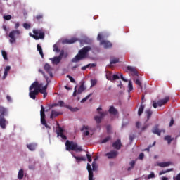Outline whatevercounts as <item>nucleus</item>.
Segmentation results:
<instances>
[{
  "instance_id": "f257e3e1",
  "label": "nucleus",
  "mask_w": 180,
  "mask_h": 180,
  "mask_svg": "<svg viewBox=\"0 0 180 180\" xmlns=\"http://www.w3.org/2000/svg\"><path fill=\"white\" fill-rule=\"evenodd\" d=\"M49 86V83H47L44 87L43 83L39 84V82L35 81L34 82L31 86L29 87V96L31 98V99H33L34 101L36 99V96L39 95V93L40 94H44V92H47V86Z\"/></svg>"
},
{
  "instance_id": "f03ea898",
  "label": "nucleus",
  "mask_w": 180,
  "mask_h": 180,
  "mask_svg": "<svg viewBox=\"0 0 180 180\" xmlns=\"http://www.w3.org/2000/svg\"><path fill=\"white\" fill-rule=\"evenodd\" d=\"M92 50L91 46H84L80 49L78 53L72 59V63H78L81 60H84L88 57V53Z\"/></svg>"
},
{
  "instance_id": "7ed1b4c3",
  "label": "nucleus",
  "mask_w": 180,
  "mask_h": 180,
  "mask_svg": "<svg viewBox=\"0 0 180 180\" xmlns=\"http://www.w3.org/2000/svg\"><path fill=\"white\" fill-rule=\"evenodd\" d=\"M65 147L67 151H75L76 153L82 151V147L79 146L77 143L72 141L67 140L65 142Z\"/></svg>"
},
{
  "instance_id": "20e7f679",
  "label": "nucleus",
  "mask_w": 180,
  "mask_h": 180,
  "mask_svg": "<svg viewBox=\"0 0 180 180\" xmlns=\"http://www.w3.org/2000/svg\"><path fill=\"white\" fill-rule=\"evenodd\" d=\"M34 34H30V36L34 39V40H43L46 36V33L43 30H33L32 31Z\"/></svg>"
},
{
  "instance_id": "39448f33",
  "label": "nucleus",
  "mask_w": 180,
  "mask_h": 180,
  "mask_svg": "<svg viewBox=\"0 0 180 180\" xmlns=\"http://www.w3.org/2000/svg\"><path fill=\"white\" fill-rule=\"evenodd\" d=\"M44 106L43 105H41V110H40V116H41V123L46 127V129H51L49 124H47V122H46V113L44 112Z\"/></svg>"
},
{
  "instance_id": "423d86ee",
  "label": "nucleus",
  "mask_w": 180,
  "mask_h": 180,
  "mask_svg": "<svg viewBox=\"0 0 180 180\" xmlns=\"http://www.w3.org/2000/svg\"><path fill=\"white\" fill-rule=\"evenodd\" d=\"M169 101V96H166L165 98L158 101L157 103L153 101V106L155 109H157L158 106H162Z\"/></svg>"
},
{
  "instance_id": "0eeeda50",
  "label": "nucleus",
  "mask_w": 180,
  "mask_h": 180,
  "mask_svg": "<svg viewBox=\"0 0 180 180\" xmlns=\"http://www.w3.org/2000/svg\"><path fill=\"white\" fill-rule=\"evenodd\" d=\"M20 34V32L19 30H12L9 34L8 37H10V43L13 44V43H16V38L15 36H19Z\"/></svg>"
},
{
  "instance_id": "6e6552de",
  "label": "nucleus",
  "mask_w": 180,
  "mask_h": 180,
  "mask_svg": "<svg viewBox=\"0 0 180 180\" xmlns=\"http://www.w3.org/2000/svg\"><path fill=\"white\" fill-rule=\"evenodd\" d=\"M63 56H64V51L60 52L59 56H55L50 58L51 61H52V64H60L61 60L63 59Z\"/></svg>"
},
{
  "instance_id": "1a4fd4ad",
  "label": "nucleus",
  "mask_w": 180,
  "mask_h": 180,
  "mask_svg": "<svg viewBox=\"0 0 180 180\" xmlns=\"http://www.w3.org/2000/svg\"><path fill=\"white\" fill-rule=\"evenodd\" d=\"M58 129L56 130V134L58 137H61L63 140H67V136L64 135V129L60 127V124H58Z\"/></svg>"
},
{
  "instance_id": "9d476101",
  "label": "nucleus",
  "mask_w": 180,
  "mask_h": 180,
  "mask_svg": "<svg viewBox=\"0 0 180 180\" xmlns=\"http://www.w3.org/2000/svg\"><path fill=\"white\" fill-rule=\"evenodd\" d=\"M112 147L115 148V150H120L122 147H123V144H122V140L117 139L113 143Z\"/></svg>"
},
{
  "instance_id": "9b49d317",
  "label": "nucleus",
  "mask_w": 180,
  "mask_h": 180,
  "mask_svg": "<svg viewBox=\"0 0 180 180\" xmlns=\"http://www.w3.org/2000/svg\"><path fill=\"white\" fill-rule=\"evenodd\" d=\"M100 44H101V46H103L104 49H112L113 47V44H112V42L106 40L101 41Z\"/></svg>"
},
{
  "instance_id": "f8f14e48",
  "label": "nucleus",
  "mask_w": 180,
  "mask_h": 180,
  "mask_svg": "<svg viewBox=\"0 0 180 180\" xmlns=\"http://www.w3.org/2000/svg\"><path fill=\"white\" fill-rule=\"evenodd\" d=\"M127 70H128V71L131 72V75H132L133 77L134 76L139 77V72H137V69H136L134 67L127 66Z\"/></svg>"
},
{
  "instance_id": "ddd939ff",
  "label": "nucleus",
  "mask_w": 180,
  "mask_h": 180,
  "mask_svg": "<svg viewBox=\"0 0 180 180\" xmlns=\"http://www.w3.org/2000/svg\"><path fill=\"white\" fill-rule=\"evenodd\" d=\"M117 151L116 150H111L109 153H105V157L108 158V160H112V158H116L117 157Z\"/></svg>"
},
{
  "instance_id": "4468645a",
  "label": "nucleus",
  "mask_w": 180,
  "mask_h": 180,
  "mask_svg": "<svg viewBox=\"0 0 180 180\" xmlns=\"http://www.w3.org/2000/svg\"><path fill=\"white\" fill-rule=\"evenodd\" d=\"M44 69L49 74L50 77L53 78V68L49 65V63H46L44 65Z\"/></svg>"
},
{
  "instance_id": "2eb2a0df",
  "label": "nucleus",
  "mask_w": 180,
  "mask_h": 180,
  "mask_svg": "<svg viewBox=\"0 0 180 180\" xmlns=\"http://www.w3.org/2000/svg\"><path fill=\"white\" fill-rule=\"evenodd\" d=\"M9 123L8 121H6V119H5V117H0V127L2 129H6V124Z\"/></svg>"
},
{
  "instance_id": "dca6fc26",
  "label": "nucleus",
  "mask_w": 180,
  "mask_h": 180,
  "mask_svg": "<svg viewBox=\"0 0 180 180\" xmlns=\"http://www.w3.org/2000/svg\"><path fill=\"white\" fill-rule=\"evenodd\" d=\"M108 112L110 113V115H112V116H116V115H119V112L113 105L110 106Z\"/></svg>"
},
{
  "instance_id": "f3484780",
  "label": "nucleus",
  "mask_w": 180,
  "mask_h": 180,
  "mask_svg": "<svg viewBox=\"0 0 180 180\" xmlns=\"http://www.w3.org/2000/svg\"><path fill=\"white\" fill-rule=\"evenodd\" d=\"M163 131V133H165V130H159L158 129V125H156L153 129L152 133L153 134H157L158 136H161V132Z\"/></svg>"
},
{
  "instance_id": "a211bd4d",
  "label": "nucleus",
  "mask_w": 180,
  "mask_h": 180,
  "mask_svg": "<svg viewBox=\"0 0 180 180\" xmlns=\"http://www.w3.org/2000/svg\"><path fill=\"white\" fill-rule=\"evenodd\" d=\"M119 61H120L119 58H116L115 56H110L109 67H110L112 68V65L117 64V63H119Z\"/></svg>"
},
{
  "instance_id": "6ab92c4d",
  "label": "nucleus",
  "mask_w": 180,
  "mask_h": 180,
  "mask_svg": "<svg viewBox=\"0 0 180 180\" xmlns=\"http://www.w3.org/2000/svg\"><path fill=\"white\" fill-rule=\"evenodd\" d=\"M8 115V109L5 108L4 106L0 105V117H5Z\"/></svg>"
},
{
  "instance_id": "aec40b11",
  "label": "nucleus",
  "mask_w": 180,
  "mask_h": 180,
  "mask_svg": "<svg viewBox=\"0 0 180 180\" xmlns=\"http://www.w3.org/2000/svg\"><path fill=\"white\" fill-rule=\"evenodd\" d=\"M78 41V39L77 38H72L70 39H65L63 43L64 44H73V43H75Z\"/></svg>"
},
{
  "instance_id": "412c9836",
  "label": "nucleus",
  "mask_w": 180,
  "mask_h": 180,
  "mask_svg": "<svg viewBox=\"0 0 180 180\" xmlns=\"http://www.w3.org/2000/svg\"><path fill=\"white\" fill-rule=\"evenodd\" d=\"M143 102H141V104L138 110V116H141V115H143V112H144V108H146V105H144V104H143Z\"/></svg>"
},
{
  "instance_id": "4be33fe9",
  "label": "nucleus",
  "mask_w": 180,
  "mask_h": 180,
  "mask_svg": "<svg viewBox=\"0 0 180 180\" xmlns=\"http://www.w3.org/2000/svg\"><path fill=\"white\" fill-rule=\"evenodd\" d=\"M97 110H98V112L100 114L99 117H101V119H103L108 115L107 111L101 112V110H102V108H97Z\"/></svg>"
},
{
  "instance_id": "5701e85b",
  "label": "nucleus",
  "mask_w": 180,
  "mask_h": 180,
  "mask_svg": "<svg viewBox=\"0 0 180 180\" xmlns=\"http://www.w3.org/2000/svg\"><path fill=\"white\" fill-rule=\"evenodd\" d=\"M61 115V112H58L54 110H53L51 112L50 118L54 119V117H57V116H60Z\"/></svg>"
},
{
  "instance_id": "b1692460",
  "label": "nucleus",
  "mask_w": 180,
  "mask_h": 180,
  "mask_svg": "<svg viewBox=\"0 0 180 180\" xmlns=\"http://www.w3.org/2000/svg\"><path fill=\"white\" fill-rule=\"evenodd\" d=\"M170 165H171V162H165L158 163V167H161V168H165V167H169Z\"/></svg>"
},
{
  "instance_id": "393cba45",
  "label": "nucleus",
  "mask_w": 180,
  "mask_h": 180,
  "mask_svg": "<svg viewBox=\"0 0 180 180\" xmlns=\"http://www.w3.org/2000/svg\"><path fill=\"white\" fill-rule=\"evenodd\" d=\"M94 67H96V64L95 63H89L86 66H83L81 68V70H82V71H85V70H86V68H94Z\"/></svg>"
},
{
  "instance_id": "a878e982",
  "label": "nucleus",
  "mask_w": 180,
  "mask_h": 180,
  "mask_svg": "<svg viewBox=\"0 0 180 180\" xmlns=\"http://www.w3.org/2000/svg\"><path fill=\"white\" fill-rule=\"evenodd\" d=\"M164 140L167 141L168 144H171V143L174 141V138H172L171 135H167L164 137Z\"/></svg>"
},
{
  "instance_id": "bb28decb",
  "label": "nucleus",
  "mask_w": 180,
  "mask_h": 180,
  "mask_svg": "<svg viewBox=\"0 0 180 180\" xmlns=\"http://www.w3.org/2000/svg\"><path fill=\"white\" fill-rule=\"evenodd\" d=\"M27 148L30 150V151H34L36 150V147H37V144L36 143H30L27 145Z\"/></svg>"
},
{
  "instance_id": "cd10ccee",
  "label": "nucleus",
  "mask_w": 180,
  "mask_h": 180,
  "mask_svg": "<svg viewBox=\"0 0 180 180\" xmlns=\"http://www.w3.org/2000/svg\"><path fill=\"white\" fill-rule=\"evenodd\" d=\"M146 117H147L146 122H148V120H150L151 116L153 115V111L148 109L146 110Z\"/></svg>"
},
{
  "instance_id": "c85d7f7f",
  "label": "nucleus",
  "mask_w": 180,
  "mask_h": 180,
  "mask_svg": "<svg viewBox=\"0 0 180 180\" xmlns=\"http://www.w3.org/2000/svg\"><path fill=\"white\" fill-rule=\"evenodd\" d=\"M72 157L75 158L77 162H79L80 161H86V158L84 157H78L75 156V155H72Z\"/></svg>"
},
{
  "instance_id": "c756f323",
  "label": "nucleus",
  "mask_w": 180,
  "mask_h": 180,
  "mask_svg": "<svg viewBox=\"0 0 180 180\" xmlns=\"http://www.w3.org/2000/svg\"><path fill=\"white\" fill-rule=\"evenodd\" d=\"M37 51H39L41 57H42V58H43L44 57V54L43 53V49L41 48V46H40V44H37Z\"/></svg>"
},
{
  "instance_id": "7c9ffc66",
  "label": "nucleus",
  "mask_w": 180,
  "mask_h": 180,
  "mask_svg": "<svg viewBox=\"0 0 180 180\" xmlns=\"http://www.w3.org/2000/svg\"><path fill=\"white\" fill-rule=\"evenodd\" d=\"M110 140H112V136H108L105 137L104 139H102L100 143H101V144H105V143H108V141H109Z\"/></svg>"
},
{
  "instance_id": "2f4dec72",
  "label": "nucleus",
  "mask_w": 180,
  "mask_h": 180,
  "mask_svg": "<svg viewBox=\"0 0 180 180\" xmlns=\"http://www.w3.org/2000/svg\"><path fill=\"white\" fill-rule=\"evenodd\" d=\"M105 77L108 81H113L111 72L107 71Z\"/></svg>"
},
{
  "instance_id": "473e14b6",
  "label": "nucleus",
  "mask_w": 180,
  "mask_h": 180,
  "mask_svg": "<svg viewBox=\"0 0 180 180\" xmlns=\"http://www.w3.org/2000/svg\"><path fill=\"white\" fill-rule=\"evenodd\" d=\"M130 167H128L127 171H131L133 168H134V165H136V161L132 160L129 162Z\"/></svg>"
},
{
  "instance_id": "72a5a7b5",
  "label": "nucleus",
  "mask_w": 180,
  "mask_h": 180,
  "mask_svg": "<svg viewBox=\"0 0 180 180\" xmlns=\"http://www.w3.org/2000/svg\"><path fill=\"white\" fill-rule=\"evenodd\" d=\"M84 90H85V87L84 86V84L80 85L77 91L78 95L82 94V92H84Z\"/></svg>"
},
{
  "instance_id": "f704fd0d",
  "label": "nucleus",
  "mask_w": 180,
  "mask_h": 180,
  "mask_svg": "<svg viewBox=\"0 0 180 180\" xmlns=\"http://www.w3.org/2000/svg\"><path fill=\"white\" fill-rule=\"evenodd\" d=\"M171 171H174V169H169L167 170H162L159 172V175H164V174H167L168 172H171Z\"/></svg>"
},
{
  "instance_id": "c9c22d12",
  "label": "nucleus",
  "mask_w": 180,
  "mask_h": 180,
  "mask_svg": "<svg viewBox=\"0 0 180 180\" xmlns=\"http://www.w3.org/2000/svg\"><path fill=\"white\" fill-rule=\"evenodd\" d=\"M23 169H20L19 172H18V179H23Z\"/></svg>"
},
{
  "instance_id": "e433bc0d",
  "label": "nucleus",
  "mask_w": 180,
  "mask_h": 180,
  "mask_svg": "<svg viewBox=\"0 0 180 180\" xmlns=\"http://www.w3.org/2000/svg\"><path fill=\"white\" fill-rule=\"evenodd\" d=\"M135 84L138 85V86H139V88H141V90L143 89V84H141V82L140 81V79H136L135 80Z\"/></svg>"
},
{
  "instance_id": "4c0bfd02",
  "label": "nucleus",
  "mask_w": 180,
  "mask_h": 180,
  "mask_svg": "<svg viewBox=\"0 0 180 180\" xmlns=\"http://www.w3.org/2000/svg\"><path fill=\"white\" fill-rule=\"evenodd\" d=\"M91 96H92V94H90L87 95L85 98H84L81 101V103H84V102H86V101H88V99H89V98H91Z\"/></svg>"
},
{
  "instance_id": "58836bf2",
  "label": "nucleus",
  "mask_w": 180,
  "mask_h": 180,
  "mask_svg": "<svg viewBox=\"0 0 180 180\" xmlns=\"http://www.w3.org/2000/svg\"><path fill=\"white\" fill-rule=\"evenodd\" d=\"M128 88H129V92H131V91L133 90V83L131 82V80L129 81Z\"/></svg>"
},
{
  "instance_id": "ea45409f",
  "label": "nucleus",
  "mask_w": 180,
  "mask_h": 180,
  "mask_svg": "<svg viewBox=\"0 0 180 180\" xmlns=\"http://www.w3.org/2000/svg\"><path fill=\"white\" fill-rule=\"evenodd\" d=\"M1 54L4 60H8V53H6V51L2 50Z\"/></svg>"
},
{
  "instance_id": "a19ab883",
  "label": "nucleus",
  "mask_w": 180,
  "mask_h": 180,
  "mask_svg": "<svg viewBox=\"0 0 180 180\" xmlns=\"http://www.w3.org/2000/svg\"><path fill=\"white\" fill-rule=\"evenodd\" d=\"M94 120H96V123H98V124L99 123H101V122H102V117L99 116H95Z\"/></svg>"
},
{
  "instance_id": "79ce46f5",
  "label": "nucleus",
  "mask_w": 180,
  "mask_h": 180,
  "mask_svg": "<svg viewBox=\"0 0 180 180\" xmlns=\"http://www.w3.org/2000/svg\"><path fill=\"white\" fill-rule=\"evenodd\" d=\"M89 180H94V172L92 170L89 172Z\"/></svg>"
},
{
  "instance_id": "37998d69",
  "label": "nucleus",
  "mask_w": 180,
  "mask_h": 180,
  "mask_svg": "<svg viewBox=\"0 0 180 180\" xmlns=\"http://www.w3.org/2000/svg\"><path fill=\"white\" fill-rule=\"evenodd\" d=\"M43 14H38L34 17V18L37 19V20H41V19H43Z\"/></svg>"
},
{
  "instance_id": "c03bdc74",
  "label": "nucleus",
  "mask_w": 180,
  "mask_h": 180,
  "mask_svg": "<svg viewBox=\"0 0 180 180\" xmlns=\"http://www.w3.org/2000/svg\"><path fill=\"white\" fill-rule=\"evenodd\" d=\"M84 130H91V127L86 125H83L81 129V131H84Z\"/></svg>"
},
{
  "instance_id": "a18cd8bd",
  "label": "nucleus",
  "mask_w": 180,
  "mask_h": 180,
  "mask_svg": "<svg viewBox=\"0 0 180 180\" xmlns=\"http://www.w3.org/2000/svg\"><path fill=\"white\" fill-rule=\"evenodd\" d=\"M98 81L96 79H91V87L95 86L96 85Z\"/></svg>"
},
{
  "instance_id": "49530a36",
  "label": "nucleus",
  "mask_w": 180,
  "mask_h": 180,
  "mask_svg": "<svg viewBox=\"0 0 180 180\" xmlns=\"http://www.w3.org/2000/svg\"><path fill=\"white\" fill-rule=\"evenodd\" d=\"M67 108H68L71 112H77V110H79L78 108H72L70 106H67Z\"/></svg>"
},
{
  "instance_id": "de8ad7c7",
  "label": "nucleus",
  "mask_w": 180,
  "mask_h": 180,
  "mask_svg": "<svg viewBox=\"0 0 180 180\" xmlns=\"http://www.w3.org/2000/svg\"><path fill=\"white\" fill-rule=\"evenodd\" d=\"M53 51H55L56 53L60 52V49H58V46L56 44L53 45Z\"/></svg>"
},
{
  "instance_id": "09e8293b",
  "label": "nucleus",
  "mask_w": 180,
  "mask_h": 180,
  "mask_svg": "<svg viewBox=\"0 0 180 180\" xmlns=\"http://www.w3.org/2000/svg\"><path fill=\"white\" fill-rule=\"evenodd\" d=\"M4 19H5V20H11L12 19V15H4Z\"/></svg>"
},
{
  "instance_id": "8fccbe9b",
  "label": "nucleus",
  "mask_w": 180,
  "mask_h": 180,
  "mask_svg": "<svg viewBox=\"0 0 180 180\" xmlns=\"http://www.w3.org/2000/svg\"><path fill=\"white\" fill-rule=\"evenodd\" d=\"M67 77H68V78H69L70 82H72L73 84H75V79H73V77L72 76L68 75Z\"/></svg>"
},
{
  "instance_id": "3c124183",
  "label": "nucleus",
  "mask_w": 180,
  "mask_h": 180,
  "mask_svg": "<svg viewBox=\"0 0 180 180\" xmlns=\"http://www.w3.org/2000/svg\"><path fill=\"white\" fill-rule=\"evenodd\" d=\"M112 78V81H115V79H120V77L117 75H113Z\"/></svg>"
},
{
  "instance_id": "603ef678",
  "label": "nucleus",
  "mask_w": 180,
  "mask_h": 180,
  "mask_svg": "<svg viewBox=\"0 0 180 180\" xmlns=\"http://www.w3.org/2000/svg\"><path fill=\"white\" fill-rule=\"evenodd\" d=\"M151 178H155V174L153 172L148 175V179H151Z\"/></svg>"
},
{
  "instance_id": "864d4df0",
  "label": "nucleus",
  "mask_w": 180,
  "mask_h": 180,
  "mask_svg": "<svg viewBox=\"0 0 180 180\" xmlns=\"http://www.w3.org/2000/svg\"><path fill=\"white\" fill-rule=\"evenodd\" d=\"M23 27H25V29H30V25L29 23L25 22L23 24Z\"/></svg>"
},
{
  "instance_id": "5fc2aeb1",
  "label": "nucleus",
  "mask_w": 180,
  "mask_h": 180,
  "mask_svg": "<svg viewBox=\"0 0 180 180\" xmlns=\"http://www.w3.org/2000/svg\"><path fill=\"white\" fill-rule=\"evenodd\" d=\"M86 158H87V160L89 161V162H91V161H92V157L91 156V155L89 154H86Z\"/></svg>"
},
{
  "instance_id": "6e6d98bb",
  "label": "nucleus",
  "mask_w": 180,
  "mask_h": 180,
  "mask_svg": "<svg viewBox=\"0 0 180 180\" xmlns=\"http://www.w3.org/2000/svg\"><path fill=\"white\" fill-rule=\"evenodd\" d=\"M92 168H93V171H96V163L95 162H94L92 163Z\"/></svg>"
},
{
  "instance_id": "4d7b16f0",
  "label": "nucleus",
  "mask_w": 180,
  "mask_h": 180,
  "mask_svg": "<svg viewBox=\"0 0 180 180\" xmlns=\"http://www.w3.org/2000/svg\"><path fill=\"white\" fill-rule=\"evenodd\" d=\"M143 158H144V153H141L139 155V160H143Z\"/></svg>"
},
{
  "instance_id": "13d9d810",
  "label": "nucleus",
  "mask_w": 180,
  "mask_h": 180,
  "mask_svg": "<svg viewBox=\"0 0 180 180\" xmlns=\"http://www.w3.org/2000/svg\"><path fill=\"white\" fill-rule=\"evenodd\" d=\"M58 105H59V106H60V107L65 106V105H64V101H58Z\"/></svg>"
},
{
  "instance_id": "bf43d9fd",
  "label": "nucleus",
  "mask_w": 180,
  "mask_h": 180,
  "mask_svg": "<svg viewBox=\"0 0 180 180\" xmlns=\"http://www.w3.org/2000/svg\"><path fill=\"white\" fill-rule=\"evenodd\" d=\"M87 171L88 172L89 171H92V167H91V165L89 163L87 164Z\"/></svg>"
},
{
  "instance_id": "052dcab7",
  "label": "nucleus",
  "mask_w": 180,
  "mask_h": 180,
  "mask_svg": "<svg viewBox=\"0 0 180 180\" xmlns=\"http://www.w3.org/2000/svg\"><path fill=\"white\" fill-rule=\"evenodd\" d=\"M174 126V118H172L169 122V127H172Z\"/></svg>"
},
{
  "instance_id": "680f3d73",
  "label": "nucleus",
  "mask_w": 180,
  "mask_h": 180,
  "mask_svg": "<svg viewBox=\"0 0 180 180\" xmlns=\"http://www.w3.org/2000/svg\"><path fill=\"white\" fill-rule=\"evenodd\" d=\"M6 99H7L8 102H12V98H11V96L7 95Z\"/></svg>"
},
{
  "instance_id": "e2e57ef3",
  "label": "nucleus",
  "mask_w": 180,
  "mask_h": 180,
  "mask_svg": "<svg viewBox=\"0 0 180 180\" xmlns=\"http://www.w3.org/2000/svg\"><path fill=\"white\" fill-rule=\"evenodd\" d=\"M120 78L122 81H124V82H127V79H124V77H123V74L120 75Z\"/></svg>"
},
{
  "instance_id": "0e129e2a",
  "label": "nucleus",
  "mask_w": 180,
  "mask_h": 180,
  "mask_svg": "<svg viewBox=\"0 0 180 180\" xmlns=\"http://www.w3.org/2000/svg\"><path fill=\"white\" fill-rule=\"evenodd\" d=\"M134 134L130 135L129 136V140L130 141H133L134 140Z\"/></svg>"
},
{
  "instance_id": "69168bd1",
  "label": "nucleus",
  "mask_w": 180,
  "mask_h": 180,
  "mask_svg": "<svg viewBox=\"0 0 180 180\" xmlns=\"http://www.w3.org/2000/svg\"><path fill=\"white\" fill-rule=\"evenodd\" d=\"M73 96H77V86L75 87V91L73 92Z\"/></svg>"
},
{
  "instance_id": "338daca9",
  "label": "nucleus",
  "mask_w": 180,
  "mask_h": 180,
  "mask_svg": "<svg viewBox=\"0 0 180 180\" xmlns=\"http://www.w3.org/2000/svg\"><path fill=\"white\" fill-rule=\"evenodd\" d=\"M97 39H98V40H102V34H98V37H97Z\"/></svg>"
},
{
  "instance_id": "774afa93",
  "label": "nucleus",
  "mask_w": 180,
  "mask_h": 180,
  "mask_svg": "<svg viewBox=\"0 0 180 180\" xmlns=\"http://www.w3.org/2000/svg\"><path fill=\"white\" fill-rule=\"evenodd\" d=\"M176 180H180V173L179 174H177V176L176 177Z\"/></svg>"
}]
</instances>
